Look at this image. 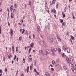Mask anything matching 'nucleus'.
Segmentation results:
<instances>
[{
  "mask_svg": "<svg viewBox=\"0 0 76 76\" xmlns=\"http://www.w3.org/2000/svg\"><path fill=\"white\" fill-rule=\"evenodd\" d=\"M62 57H64V56H65V55L63 53L62 54Z\"/></svg>",
  "mask_w": 76,
  "mask_h": 76,
  "instance_id": "obj_44",
  "label": "nucleus"
},
{
  "mask_svg": "<svg viewBox=\"0 0 76 76\" xmlns=\"http://www.w3.org/2000/svg\"><path fill=\"white\" fill-rule=\"evenodd\" d=\"M50 36H48V38H47V39L48 40H50Z\"/></svg>",
  "mask_w": 76,
  "mask_h": 76,
  "instance_id": "obj_41",
  "label": "nucleus"
},
{
  "mask_svg": "<svg viewBox=\"0 0 76 76\" xmlns=\"http://www.w3.org/2000/svg\"><path fill=\"white\" fill-rule=\"evenodd\" d=\"M30 47H32L34 45V43H32L30 44Z\"/></svg>",
  "mask_w": 76,
  "mask_h": 76,
  "instance_id": "obj_18",
  "label": "nucleus"
},
{
  "mask_svg": "<svg viewBox=\"0 0 76 76\" xmlns=\"http://www.w3.org/2000/svg\"><path fill=\"white\" fill-rule=\"evenodd\" d=\"M22 29L20 28V32H22Z\"/></svg>",
  "mask_w": 76,
  "mask_h": 76,
  "instance_id": "obj_51",
  "label": "nucleus"
},
{
  "mask_svg": "<svg viewBox=\"0 0 76 76\" xmlns=\"http://www.w3.org/2000/svg\"><path fill=\"white\" fill-rule=\"evenodd\" d=\"M1 73V74H2V70H1V69H0V73Z\"/></svg>",
  "mask_w": 76,
  "mask_h": 76,
  "instance_id": "obj_52",
  "label": "nucleus"
},
{
  "mask_svg": "<svg viewBox=\"0 0 76 76\" xmlns=\"http://www.w3.org/2000/svg\"><path fill=\"white\" fill-rule=\"evenodd\" d=\"M66 60L67 61L68 64H70V61H69V58L67 57L66 58Z\"/></svg>",
  "mask_w": 76,
  "mask_h": 76,
  "instance_id": "obj_5",
  "label": "nucleus"
},
{
  "mask_svg": "<svg viewBox=\"0 0 76 76\" xmlns=\"http://www.w3.org/2000/svg\"><path fill=\"white\" fill-rule=\"evenodd\" d=\"M45 52L46 53H45V55L46 56H47V54H50V52H51V50H50L48 49L46 50Z\"/></svg>",
  "mask_w": 76,
  "mask_h": 76,
  "instance_id": "obj_1",
  "label": "nucleus"
},
{
  "mask_svg": "<svg viewBox=\"0 0 76 76\" xmlns=\"http://www.w3.org/2000/svg\"><path fill=\"white\" fill-rule=\"evenodd\" d=\"M51 12L52 13H56V10L55 9H53L51 10Z\"/></svg>",
  "mask_w": 76,
  "mask_h": 76,
  "instance_id": "obj_6",
  "label": "nucleus"
},
{
  "mask_svg": "<svg viewBox=\"0 0 76 76\" xmlns=\"http://www.w3.org/2000/svg\"><path fill=\"white\" fill-rule=\"evenodd\" d=\"M21 76H24V75H23V74H22L21 75Z\"/></svg>",
  "mask_w": 76,
  "mask_h": 76,
  "instance_id": "obj_64",
  "label": "nucleus"
},
{
  "mask_svg": "<svg viewBox=\"0 0 76 76\" xmlns=\"http://www.w3.org/2000/svg\"><path fill=\"white\" fill-rule=\"evenodd\" d=\"M58 52L59 53H60L61 52V49H60V48H59L58 49Z\"/></svg>",
  "mask_w": 76,
  "mask_h": 76,
  "instance_id": "obj_29",
  "label": "nucleus"
},
{
  "mask_svg": "<svg viewBox=\"0 0 76 76\" xmlns=\"http://www.w3.org/2000/svg\"><path fill=\"white\" fill-rule=\"evenodd\" d=\"M31 37H32V36H31V35H30L29 36V38H31Z\"/></svg>",
  "mask_w": 76,
  "mask_h": 76,
  "instance_id": "obj_60",
  "label": "nucleus"
},
{
  "mask_svg": "<svg viewBox=\"0 0 76 76\" xmlns=\"http://www.w3.org/2000/svg\"><path fill=\"white\" fill-rule=\"evenodd\" d=\"M72 40H75V37L73 36H72L71 35L70 36Z\"/></svg>",
  "mask_w": 76,
  "mask_h": 76,
  "instance_id": "obj_15",
  "label": "nucleus"
},
{
  "mask_svg": "<svg viewBox=\"0 0 76 76\" xmlns=\"http://www.w3.org/2000/svg\"><path fill=\"white\" fill-rule=\"evenodd\" d=\"M59 66V64L57 62L55 63V67H57V66Z\"/></svg>",
  "mask_w": 76,
  "mask_h": 76,
  "instance_id": "obj_9",
  "label": "nucleus"
},
{
  "mask_svg": "<svg viewBox=\"0 0 76 76\" xmlns=\"http://www.w3.org/2000/svg\"><path fill=\"white\" fill-rule=\"evenodd\" d=\"M41 30V28H40V27L38 26L37 28V31L39 32V31H40V30Z\"/></svg>",
  "mask_w": 76,
  "mask_h": 76,
  "instance_id": "obj_7",
  "label": "nucleus"
},
{
  "mask_svg": "<svg viewBox=\"0 0 76 76\" xmlns=\"http://www.w3.org/2000/svg\"><path fill=\"white\" fill-rule=\"evenodd\" d=\"M64 69L65 70H66V69H67V68H66V66H64Z\"/></svg>",
  "mask_w": 76,
  "mask_h": 76,
  "instance_id": "obj_37",
  "label": "nucleus"
},
{
  "mask_svg": "<svg viewBox=\"0 0 76 76\" xmlns=\"http://www.w3.org/2000/svg\"><path fill=\"white\" fill-rule=\"evenodd\" d=\"M33 67V64H32L31 66H30V70L31 69H32V67Z\"/></svg>",
  "mask_w": 76,
  "mask_h": 76,
  "instance_id": "obj_24",
  "label": "nucleus"
},
{
  "mask_svg": "<svg viewBox=\"0 0 76 76\" xmlns=\"http://www.w3.org/2000/svg\"><path fill=\"white\" fill-rule=\"evenodd\" d=\"M34 70L35 72H36L37 71V70H36V69H34Z\"/></svg>",
  "mask_w": 76,
  "mask_h": 76,
  "instance_id": "obj_62",
  "label": "nucleus"
},
{
  "mask_svg": "<svg viewBox=\"0 0 76 76\" xmlns=\"http://www.w3.org/2000/svg\"><path fill=\"white\" fill-rule=\"evenodd\" d=\"M33 39H35V36L34 34H33Z\"/></svg>",
  "mask_w": 76,
  "mask_h": 76,
  "instance_id": "obj_34",
  "label": "nucleus"
},
{
  "mask_svg": "<svg viewBox=\"0 0 76 76\" xmlns=\"http://www.w3.org/2000/svg\"><path fill=\"white\" fill-rule=\"evenodd\" d=\"M43 52V51H42V50H39V54L40 55L41 54H42Z\"/></svg>",
  "mask_w": 76,
  "mask_h": 76,
  "instance_id": "obj_12",
  "label": "nucleus"
},
{
  "mask_svg": "<svg viewBox=\"0 0 76 76\" xmlns=\"http://www.w3.org/2000/svg\"><path fill=\"white\" fill-rule=\"evenodd\" d=\"M50 25H48V29H50Z\"/></svg>",
  "mask_w": 76,
  "mask_h": 76,
  "instance_id": "obj_50",
  "label": "nucleus"
},
{
  "mask_svg": "<svg viewBox=\"0 0 76 76\" xmlns=\"http://www.w3.org/2000/svg\"><path fill=\"white\" fill-rule=\"evenodd\" d=\"M10 34L11 36H13V32H10Z\"/></svg>",
  "mask_w": 76,
  "mask_h": 76,
  "instance_id": "obj_32",
  "label": "nucleus"
},
{
  "mask_svg": "<svg viewBox=\"0 0 76 76\" xmlns=\"http://www.w3.org/2000/svg\"><path fill=\"white\" fill-rule=\"evenodd\" d=\"M64 24H65V23L64 22L62 23V25H64Z\"/></svg>",
  "mask_w": 76,
  "mask_h": 76,
  "instance_id": "obj_55",
  "label": "nucleus"
},
{
  "mask_svg": "<svg viewBox=\"0 0 76 76\" xmlns=\"http://www.w3.org/2000/svg\"><path fill=\"white\" fill-rule=\"evenodd\" d=\"M51 70H52L53 71H54V68H51Z\"/></svg>",
  "mask_w": 76,
  "mask_h": 76,
  "instance_id": "obj_53",
  "label": "nucleus"
},
{
  "mask_svg": "<svg viewBox=\"0 0 76 76\" xmlns=\"http://www.w3.org/2000/svg\"><path fill=\"white\" fill-rule=\"evenodd\" d=\"M8 58H10L12 57V55H9L8 56Z\"/></svg>",
  "mask_w": 76,
  "mask_h": 76,
  "instance_id": "obj_28",
  "label": "nucleus"
},
{
  "mask_svg": "<svg viewBox=\"0 0 76 76\" xmlns=\"http://www.w3.org/2000/svg\"><path fill=\"white\" fill-rule=\"evenodd\" d=\"M13 10V5H12L10 7V11L12 12Z\"/></svg>",
  "mask_w": 76,
  "mask_h": 76,
  "instance_id": "obj_10",
  "label": "nucleus"
},
{
  "mask_svg": "<svg viewBox=\"0 0 76 76\" xmlns=\"http://www.w3.org/2000/svg\"><path fill=\"white\" fill-rule=\"evenodd\" d=\"M56 9H57L58 8V5L57 4L56 6Z\"/></svg>",
  "mask_w": 76,
  "mask_h": 76,
  "instance_id": "obj_47",
  "label": "nucleus"
},
{
  "mask_svg": "<svg viewBox=\"0 0 76 76\" xmlns=\"http://www.w3.org/2000/svg\"><path fill=\"white\" fill-rule=\"evenodd\" d=\"M56 2V0H53L52 3L53 4H55V2Z\"/></svg>",
  "mask_w": 76,
  "mask_h": 76,
  "instance_id": "obj_25",
  "label": "nucleus"
},
{
  "mask_svg": "<svg viewBox=\"0 0 76 76\" xmlns=\"http://www.w3.org/2000/svg\"><path fill=\"white\" fill-rule=\"evenodd\" d=\"M57 51V49L56 48H54L53 49V51H52L53 52V55H54L55 54V53L54 52H56Z\"/></svg>",
  "mask_w": 76,
  "mask_h": 76,
  "instance_id": "obj_2",
  "label": "nucleus"
},
{
  "mask_svg": "<svg viewBox=\"0 0 76 76\" xmlns=\"http://www.w3.org/2000/svg\"><path fill=\"white\" fill-rule=\"evenodd\" d=\"M34 65H37V61H34Z\"/></svg>",
  "mask_w": 76,
  "mask_h": 76,
  "instance_id": "obj_30",
  "label": "nucleus"
},
{
  "mask_svg": "<svg viewBox=\"0 0 76 76\" xmlns=\"http://www.w3.org/2000/svg\"><path fill=\"white\" fill-rule=\"evenodd\" d=\"M56 61L57 62H59V61H60V60H59V59H57V60H56Z\"/></svg>",
  "mask_w": 76,
  "mask_h": 76,
  "instance_id": "obj_49",
  "label": "nucleus"
},
{
  "mask_svg": "<svg viewBox=\"0 0 76 76\" xmlns=\"http://www.w3.org/2000/svg\"><path fill=\"white\" fill-rule=\"evenodd\" d=\"M52 64H53V66H54V64H55V61H54L53 60V61H52Z\"/></svg>",
  "mask_w": 76,
  "mask_h": 76,
  "instance_id": "obj_21",
  "label": "nucleus"
},
{
  "mask_svg": "<svg viewBox=\"0 0 76 76\" xmlns=\"http://www.w3.org/2000/svg\"><path fill=\"white\" fill-rule=\"evenodd\" d=\"M45 9L47 12H48V13H50V11H49V10H48L49 9L47 7L45 6Z\"/></svg>",
  "mask_w": 76,
  "mask_h": 76,
  "instance_id": "obj_8",
  "label": "nucleus"
},
{
  "mask_svg": "<svg viewBox=\"0 0 76 76\" xmlns=\"http://www.w3.org/2000/svg\"><path fill=\"white\" fill-rule=\"evenodd\" d=\"M53 42V39H51L50 41V43H51V42Z\"/></svg>",
  "mask_w": 76,
  "mask_h": 76,
  "instance_id": "obj_23",
  "label": "nucleus"
},
{
  "mask_svg": "<svg viewBox=\"0 0 76 76\" xmlns=\"http://www.w3.org/2000/svg\"><path fill=\"white\" fill-rule=\"evenodd\" d=\"M20 22H22V23H23V20H20Z\"/></svg>",
  "mask_w": 76,
  "mask_h": 76,
  "instance_id": "obj_56",
  "label": "nucleus"
},
{
  "mask_svg": "<svg viewBox=\"0 0 76 76\" xmlns=\"http://www.w3.org/2000/svg\"><path fill=\"white\" fill-rule=\"evenodd\" d=\"M60 22H61V23H63V20L62 19H60Z\"/></svg>",
  "mask_w": 76,
  "mask_h": 76,
  "instance_id": "obj_39",
  "label": "nucleus"
},
{
  "mask_svg": "<svg viewBox=\"0 0 76 76\" xmlns=\"http://www.w3.org/2000/svg\"><path fill=\"white\" fill-rule=\"evenodd\" d=\"M5 60H6V58H5V57H4V58H3L4 61H5Z\"/></svg>",
  "mask_w": 76,
  "mask_h": 76,
  "instance_id": "obj_45",
  "label": "nucleus"
},
{
  "mask_svg": "<svg viewBox=\"0 0 76 76\" xmlns=\"http://www.w3.org/2000/svg\"><path fill=\"white\" fill-rule=\"evenodd\" d=\"M7 10L8 12H9V9L7 8Z\"/></svg>",
  "mask_w": 76,
  "mask_h": 76,
  "instance_id": "obj_59",
  "label": "nucleus"
},
{
  "mask_svg": "<svg viewBox=\"0 0 76 76\" xmlns=\"http://www.w3.org/2000/svg\"><path fill=\"white\" fill-rule=\"evenodd\" d=\"M0 12H2V9H0Z\"/></svg>",
  "mask_w": 76,
  "mask_h": 76,
  "instance_id": "obj_63",
  "label": "nucleus"
},
{
  "mask_svg": "<svg viewBox=\"0 0 76 76\" xmlns=\"http://www.w3.org/2000/svg\"><path fill=\"white\" fill-rule=\"evenodd\" d=\"M73 72L74 73H76V69H74L73 70Z\"/></svg>",
  "mask_w": 76,
  "mask_h": 76,
  "instance_id": "obj_42",
  "label": "nucleus"
},
{
  "mask_svg": "<svg viewBox=\"0 0 76 76\" xmlns=\"http://www.w3.org/2000/svg\"><path fill=\"white\" fill-rule=\"evenodd\" d=\"M0 34H1V27L0 28Z\"/></svg>",
  "mask_w": 76,
  "mask_h": 76,
  "instance_id": "obj_46",
  "label": "nucleus"
},
{
  "mask_svg": "<svg viewBox=\"0 0 76 76\" xmlns=\"http://www.w3.org/2000/svg\"><path fill=\"white\" fill-rule=\"evenodd\" d=\"M69 61L70 63L72 64V63H73V59L72 58H70Z\"/></svg>",
  "mask_w": 76,
  "mask_h": 76,
  "instance_id": "obj_13",
  "label": "nucleus"
},
{
  "mask_svg": "<svg viewBox=\"0 0 76 76\" xmlns=\"http://www.w3.org/2000/svg\"><path fill=\"white\" fill-rule=\"evenodd\" d=\"M31 48H30V49L29 50V51H28L29 53H30V52H31Z\"/></svg>",
  "mask_w": 76,
  "mask_h": 76,
  "instance_id": "obj_48",
  "label": "nucleus"
},
{
  "mask_svg": "<svg viewBox=\"0 0 76 76\" xmlns=\"http://www.w3.org/2000/svg\"><path fill=\"white\" fill-rule=\"evenodd\" d=\"M26 71H27V73H29V67L28 66L27 68Z\"/></svg>",
  "mask_w": 76,
  "mask_h": 76,
  "instance_id": "obj_26",
  "label": "nucleus"
},
{
  "mask_svg": "<svg viewBox=\"0 0 76 76\" xmlns=\"http://www.w3.org/2000/svg\"><path fill=\"white\" fill-rule=\"evenodd\" d=\"M57 39L59 42H61V39L60 38V37L58 35H57Z\"/></svg>",
  "mask_w": 76,
  "mask_h": 76,
  "instance_id": "obj_3",
  "label": "nucleus"
},
{
  "mask_svg": "<svg viewBox=\"0 0 76 76\" xmlns=\"http://www.w3.org/2000/svg\"><path fill=\"white\" fill-rule=\"evenodd\" d=\"M19 39L20 41H21L22 40V37L20 36L19 37Z\"/></svg>",
  "mask_w": 76,
  "mask_h": 76,
  "instance_id": "obj_35",
  "label": "nucleus"
},
{
  "mask_svg": "<svg viewBox=\"0 0 76 76\" xmlns=\"http://www.w3.org/2000/svg\"><path fill=\"white\" fill-rule=\"evenodd\" d=\"M62 16L63 18H65V14H64L63 12H62Z\"/></svg>",
  "mask_w": 76,
  "mask_h": 76,
  "instance_id": "obj_27",
  "label": "nucleus"
},
{
  "mask_svg": "<svg viewBox=\"0 0 76 76\" xmlns=\"http://www.w3.org/2000/svg\"><path fill=\"white\" fill-rule=\"evenodd\" d=\"M32 3V1L31 0L29 1V4L30 6H31V4Z\"/></svg>",
  "mask_w": 76,
  "mask_h": 76,
  "instance_id": "obj_22",
  "label": "nucleus"
},
{
  "mask_svg": "<svg viewBox=\"0 0 76 76\" xmlns=\"http://www.w3.org/2000/svg\"><path fill=\"white\" fill-rule=\"evenodd\" d=\"M19 25H21V23H18Z\"/></svg>",
  "mask_w": 76,
  "mask_h": 76,
  "instance_id": "obj_61",
  "label": "nucleus"
},
{
  "mask_svg": "<svg viewBox=\"0 0 76 76\" xmlns=\"http://www.w3.org/2000/svg\"><path fill=\"white\" fill-rule=\"evenodd\" d=\"M37 74V75H39V73H38V72L37 71H36V72H35Z\"/></svg>",
  "mask_w": 76,
  "mask_h": 76,
  "instance_id": "obj_57",
  "label": "nucleus"
},
{
  "mask_svg": "<svg viewBox=\"0 0 76 76\" xmlns=\"http://www.w3.org/2000/svg\"><path fill=\"white\" fill-rule=\"evenodd\" d=\"M25 29H23V31L22 32V34H23L24 32H25Z\"/></svg>",
  "mask_w": 76,
  "mask_h": 76,
  "instance_id": "obj_36",
  "label": "nucleus"
},
{
  "mask_svg": "<svg viewBox=\"0 0 76 76\" xmlns=\"http://www.w3.org/2000/svg\"><path fill=\"white\" fill-rule=\"evenodd\" d=\"M18 47H17L16 48V51L17 52H18Z\"/></svg>",
  "mask_w": 76,
  "mask_h": 76,
  "instance_id": "obj_33",
  "label": "nucleus"
},
{
  "mask_svg": "<svg viewBox=\"0 0 76 76\" xmlns=\"http://www.w3.org/2000/svg\"><path fill=\"white\" fill-rule=\"evenodd\" d=\"M16 12V10L15 9H14V10H13V12L15 13Z\"/></svg>",
  "mask_w": 76,
  "mask_h": 76,
  "instance_id": "obj_40",
  "label": "nucleus"
},
{
  "mask_svg": "<svg viewBox=\"0 0 76 76\" xmlns=\"http://www.w3.org/2000/svg\"><path fill=\"white\" fill-rule=\"evenodd\" d=\"M11 18L13 19L14 18V17H15V15H14V14H13L11 13Z\"/></svg>",
  "mask_w": 76,
  "mask_h": 76,
  "instance_id": "obj_14",
  "label": "nucleus"
},
{
  "mask_svg": "<svg viewBox=\"0 0 76 76\" xmlns=\"http://www.w3.org/2000/svg\"><path fill=\"white\" fill-rule=\"evenodd\" d=\"M5 70L6 72H7V68H5Z\"/></svg>",
  "mask_w": 76,
  "mask_h": 76,
  "instance_id": "obj_58",
  "label": "nucleus"
},
{
  "mask_svg": "<svg viewBox=\"0 0 76 76\" xmlns=\"http://www.w3.org/2000/svg\"><path fill=\"white\" fill-rule=\"evenodd\" d=\"M71 69L72 70V71H73V64H72L71 65Z\"/></svg>",
  "mask_w": 76,
  "mask_h": 76,
  "instance_id": "obj_17",
  "label": "nucleus"
},
{
  "mask_svg": "<svg viewBox=\"0 0 76 76\" xmlns=\"http://www.w3.org/2000/svg\"><path fill=\"white\" fill-rule=\"evenodd\" d=\"M23 63H25V58H24L23 60Z\"/></svg>",
  "mask_w": 76,
  "mask_h": 76,
  "instance_id": "obj_31",
  "label": "nucleus"
},
{
  "mask_svg": "<svg viewBox=\"0 0 76 76\" xmlns=\"http://www.w3.org/2000/svg\"><path fill=\"white\" fill-rule=\"evenodd\" d=\"M62 49L64 51H66V48H65V47L63 46L62 47Z\"/></svg>",
  "mask_w": 76,
  "mask_h": 76,
  "instance_id": "obj_20",
  "label": "nucleus"
},
{
  "mask_svg": "<svg viewBox=\"0 0 76 76\" xmlns=\"http://www.w3.org/2000/svg\"><path fill=\"white\" fill-rule=\"evenodd\" d=\"M12 52H13V54L14 53H15V47L14 46V45L12 46Z\"/></svg>",
  "mask_w": 76,
  "mask_h": 76,
  "instance_id": "obj_11",
  "label": "nucleus"
},
{
  "mask_svg": "<svg viewBox=\"0 0 76 76\" xmlns=\"http://www.w3.org/2000/svg\"><path fill=\"white\" fill-rule=\"evenodd\" d=\"M14 7L15 8H16L17 7V4H14Z\"/></svg>",
  "mask_w": 76,
  "mask_h": 76,
  "instance_id": "obj_19",
  "label": "nucleus"
},
{
  "mask_svg": "<svg viewBox=\"0 0 76 76\" xmlns=\"http://www.w3.org/2000/svg\"><path fill=\"white\" fill-rule=\"evenodd\" d=\"M45 76H50V74L48 72H46L45 73Z\"/></svg>",
  "mask_w": 76,
  "mask_h": 76,
  "instance_id": "obj_16",
  "label": "nucleus"
},
{
  "mask_svg": "<svg viewBox=\"0 0 76 76\" xmlns=\"http://www.w3.org/2000/svg\"><path fill=\"white\" fill-rule=\"evenodd\" d=\"M10 32H13V28H11V29Z\"/></svg>",
  "mask_w": 76,
  "mask_h": 76,
  "instance_id": "obj_38",
  "label": "nucleus"
},
{
  "mask_svg": "<svg viewBox=\"0 0 76 76\" xmlns=\"http://www.w3.org/2000/svg\"><path fill=\"white\" fill-rule=\"evenodd\" d=\"M66 51L68 53H70V48L68 47H66Z\"/></svg>",
  "mask_w": 76,
  "mask_h": 76,
  "instance_id": "obj_4",
  "label": "nucleus"
},
{
  "mask_svg": "<svg viewBox=\"0 0 76 76\" xmlns=\"http://www.w3.org/2000/svg\"><path fill=\"white\" fill-rule=\"evenodd\" d=\"M16 55H15L14 58V60H16Z\"/></svg>",
  "mask_w": 76,
  "mask_h": 76,
  "instance_id": "obj_43",
  "label": "nucleus"
},
{
  "mask_svg": "<svg viewBox=\"0 0 76 76\" xmlns=\"http://www.w3.org/2000/svg\"><path fill=\"white\" fill-rule=\"evenodd\" d=\"M29 60H32V58H29Z\"/></svg>",
  "mask_w": 76,
  "mask_h": 76,
  "instance_id": "obj_54",
  "label": "nucleus"
}]
</instances>
